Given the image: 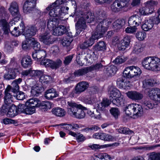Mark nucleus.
<instances>
[{
	"label": "nucleus",
	"instance_id": "obj_20",
	"mask_svg": "<svg viewBox=\"0 0 160 160\" xmlns=\"http://www.w3.org/2000/svg\"><path fill=\"white\" fill-rule=\"evenodd\" d=\"M153 19L151 18L144 21L142 26V29L147 32L150 30L153 27Z\"/></svg>",
	"mask_w": 160,
	"mask_h": 160
},
{
	"label": "nucleus",
	"instance_id": "obj_38",
	"mask_svg": "<svg viewBox=\"0 0 160 160\" xmlns=\"http://www.w3.org/2000/svg\"><path fill=\"white\" fill-rule=\"evenodd\" d=\"M95 17L97 20H101L102 21L107 20L105 19L106 18V13L102 9L98 10L95 14Z\"/></svg>",
	"mask_w": 160,
	"mask_h": 160
},
{
	"label": "nucleus",
	"instance_id": "obj_51",
	"mask_svg": "<svg viewBox=\"0 0 160 160\" xmlns=\"http://www.w3.org/2000/svg\"><path fill=\"white\" fill-rule=\"evenodd\" d=\"M149 159L151 160H160V152H153L150 153Z\"/></svg>",
	"mask_w": 160,
	"mask_h": 160
},
{
	"label": "nucleus",
	"instance_id": "obj_60",
	"mask_svg": "<svg viewBox=\"0 0 160 160\" xmlns=\"http://www.w3.org/2000/svg\"><path fill=\"white\" fill-rule=\"evenodd\" d=\"M8 17V14L3 7H0V18H6Z\"/></svg>",
	"mask_w": 160,
	"mask_h": 160
},
{
	"label": "nucleus",
	"instance_id": "obj_63",
	"mask_svg": "<svg viewBox=\"0 0 160 160\" xmlns=\"http://www.w3.org/2000/svg\"><path fill=\"white\" fill-rule=\"evenodd\" d=\"M112 114L116 118H117L119 114V111L118 108H113L110 110Z\"/></svg>",
	"mask_w": 160,
	"mask_h": 160
},
{
	"label": "nucleus",
	"instance_id": "obj_55",
	"mask_svg": "<svg viewBox=\"0 0 160 160\" xmlns=\"http://www.w3.org/2000/svg\"><path fill=\"white\" fill-rule=\"evenodd\" d=\"M136 26L127 27L125 29V31L126 33L133 34L136 32L138 30V28Z\"/></svg>",
	"mask_w": 160,
	"mask_h": 160
},
{
	"label": "nucleus",
	"instance_id": "obj_44",
	"mask_svg": "<svg viewBox=\"0 0 160 160\" xmlns=\"http://www.w3.org/2000/svg\"><path fill=\"white\" fill-rule=\"evenodd\" d=\"M99 139L107 141H113L114 138L111 135L100 132Z\"/></svg>",
	"mask_w": 160,
	"mask_h": 160
},
{
	"label": "nucleus",
	"instance_id": "obj_19",
	"mask_svg": "<svg viewBox=\"0 0 160 160\" xmlns=\"http://www.w3.org/2000/svg\"><path fill=\"white\" fill-rule=\"evenodd\" d=\"M130 41L128 36L125 37L123 39H122L119 43L117 44V47L119 50L123 51L129 45Z\"/></svg>",
	"mask_w": 160,
	"mask_h": 160
},
{
	"label": "nucleus",
	"instance_id": "obj_37",
	"mask_svg": "<svg viewBox=\"0 0 160 160\" xmlns=\"http://www.w3.org/2000/svg\"><path fill=\"white\" fill-rule=\"evenodd\" d=\"M125 23L124 19H117L113 23V28L115 29L118 30L121 28Z\"/></svg>",
	"mask_w": 160,
	"mask_h": 160
},
{
	"label": "nucleus",
	"instance_id": "obj_42",
	"mask_svg": "<svg viewBox=\"0 0 160 160\" xmlns=\"http://www.w3.org/2000/svg\"><path fill=\"white\" fill-rule=\"evenodd\" d=\"M139 12L140 14L143 16H147L153 13V12L145 5L144 7H143L140 8Z\"/></svg>",
	"mask_w": 160,
	"mask_h": 160
},
{
	"label": "nucleus",
	"instance_id": "obj_17",
	"mask_svg": "<svg viewBox=\"0 0 160 160\" xmlns=\"http://www.w3.org/2000/svg\"><path fill=\"white\" fill-rule=\"evenodd\" d=\"M13 92L11 90V87L8 85L5 91L4 103L5 105L9 106L13 100V96L12 95Z\"/></svg>",
	"mask_w": 160,
	"mask_h": 160
},
{
	"label": "nucleus",
	"instance_id": "obj_52",
	"mask_svg": "<svg viewBox=\"0 0 160 160\" xmlns=\"http://www.w3.org/2000/svg\"><path fill=\"white\" fill-rule=\"evenodd\" d=\"M146 37V33L143 31L138 32L136 34V37L139 40L142 41Z\"/></svg>",
	"mask_w": 160,
	"mask_h": 160
},
{
	"label": "nucleus",
	"instance_id": "obj_32",
	"mask_svg": "<svg viewBox=\"0 0 160 160\" xmlns=\"http://www.w3.org/2000/svg\"><path fill=\"white\" fill-rule=\"evenodd\" d=\"M97 39H95L92 38V35L89 39L86 40L80 46V48L82 49L87 48L88 47L92 46L94 43V41Z\"/></svg>",
	"mask_w": 160,
	"mask_h": 160
},
{
	"label": "nucleus",
	"instance_id": "obj_31",
	"mask_svg": "<svg viewBox=\"0 0 160 160\" xmlns=\"http://www.w3.org/2000/svg\"><path fill=\"white\" fill-rule=\"evenodd\" d=\"M40 100L37 98H32L28 100L25 103V105L31 106L35 108L39 107Z\"/></svg>",
	"mask_w": 160,
	"mask_h": 160
},
{
	"label": "nucleus",
	"instance_id": "obj_33",
	"mask_svg": "<svg viewBox=\"0 0 160 160\" xmlns=\"http://www.w3.org/2000/svg\"><path fill=\"white\" fill-rule=\"evenodd\" d=\"M145 5L147 6L153 13L155 11L154 7L157 6L158 2L156 0H150L144 3Z\"/></svg>",
	"mask_w": 160,
	"mask_h": 160
},
{
	"label": "nucleus",
	"instance_id": "obj_35",
	"mask_svg": "<svg viewBox=\"0 0 160 160\" xmlns=\"http://www.w3.org/2000/svg\"><path fill=\"white\" fill-rule=\"evenodd\" d=\"M52 112L54 115L60 117H63L65 113V111L64 109L58 107L53 108Z\"/></svg>",
	"mask_w": 160,
	"mask_h": 160
},
{
	"label": "nucleus",
	"instance_id": "obj_16",
	"mask_svg": "<svg viewBox=\"0 0 160 160\" xmlns=\"http://www.w3.org/2000/svg\"><path fill=\"white\" fill-rule=\"evenodd\" d=\"M8 10L13 17H16L19 20L20 15L19 5L17 2H14L11 3Z\"/></svg>",
	"mask_w": 160,
	"mask_h": 160
},
{
	"label": "nucleus",
	"instance_id": "obj_50",
	"mask_svg": "<svg viewBox=\"0 0 160 160\" xmlns=\"http://www.w3.org/2000/svg\"><path fill=\"white\" fill-rule=\"evenodd\" d=\"M95 48L98 51H103L106 49V45L103 41H100L95 46Z\"/></svg>",
	"mask_w": 160,
	"mask_h": 160
},
{
	"label": "nucleus",
	"instance_id": "obj_9",
	"mask_svg": "<svg viewBox=\"0 0 160 160\" xmlns=\"http://www.w3.org/2000/svg\"><path fill=\"white\" fill-rule=\"evenodd\" d=\"M95 55L94 52L90 50H87L83 53H82L81 54H79L77 56V60L78 62L82 61L83 62L82 63L83 64L85 63L87 65H89L92 63L95 59L94 57Z\"/></svg>",
	"mask_w": 160,
	"mask_h": 160
},
{
	"label": "nucleus",
	"instance_id": "obj_4",
	"mask_svg": "<svg viewBox=\"0 0 160 160\" xmlns=\"http://www.w3.org/2000/svg\"><path fill=\"white\" fill-rule=\"evenodd\" d=\"M69 107L68 112L71 116L78 118H83L85 116L84 111L82 110L83 107L81 104H77L71 101L68 102Z\"/></svg>",
	"mask_w": 160,
	"mask_h": 160
},
{
	"label": "nucleus",
	"instance_id": "obj_48",
	"mask_svg": "<svg viewBox=\"0 0 160 160\" xmlns=\"http://www.w3.org/2000/svg\"><path fill=\"white\" fill-rule=\"evenodd\" d=\"M127 59V58L122 56H118L113 60V62L115 64H120L124 62Z\"/></svg>",
	"mask_w": 160,
	"mask_h": 160
},
{
	"label": "nucleus",
	"instance_id": "obj_22",
	"mask_svg": "<svg viewBox=\"0 0 160 160\" xmlns=\"http://www.w3.org/2000/svg\"><path fill=\"white\" fill-rule=\"evenodd\" d=\"M128 23L129 26H137L140 24L141 21L139 20V18L138 16L134 15L129 18Z\"/></svg>",
	"mask_w": 160,
	"mask_h": 160
},
{
	"label": "nucleus",
	"instance_id": "obj_6",
	"mask_svg": "<svg viewBox=\"0 0 160 160\" xmlns=\"http://www.w3.org/2000/svg\"><path fill=\"white\" fill-rule=\"evenodd\" d=\"M109 98L110 101L107 98H104L102 101L98 105L97 107L99 110L103 111L106 108L108 107L110 104L111 102H112L113 98H116L121 94L119 91L116 88L112 87L110 89Z\"/></svg>",
	"mask_w": 160,
	"mask_h": 160
},
{
	"label": "nucleus",
	"instance_id": "obj_46",
	"mask_svg": "<svg viewBox=\"0 0 160 160\" xmlns=\"http://www.w3.org/2000/svg\"><path fill=\"white\" fill-rule=\"evenodd\" d=\"M143 50V48L141 44L139 43H137L133 47L132 52L133 53L138 54L141 52Z\"/></svg>",
	"mask_w": 160,
	"mask_h": 160
},
{
	"label": "nucleus",
	"instance_id": "obj_41",
	"mask_svg": "<svg viewBox=\"0 0 160 160\" xmlns=\"http://www.w3.org/2000/svg\"><path fill=\"white\" fill-rule=\"evenodd\" d=\"M39 107L44 111H47L50 109L52 107V103L49 101H43L42 102L40 101Z\"/></svg>",
	"mask_w": 160,
	"mask_h": 160
},
{
	"label": "nucleus",
	"instance_id": "obj_57",
	"mask_svg": "<svg viewBox=\"0 0 160 160\" xmlns=\"http://www.w3.org/2000/svg\"><path fill=\"white\" fill-rule=\"evenodd\" d=\"M52 61L48 59H44L41 60L40 64L46 67H50L51 68Z\"/></svg>",
	"mask_w": 160,
	"mask_h": 160
},
{
	"label": "nucleus",
	"instance_id": "obj_25",
	"mask_svg": "<svg viewBox=\"0 0 160 160\" xmlns=\"http://www.w3.org/2000/svg\"><path fill=\"white\" fill-rule=\"evenodd\" d=\"M46 55V52L43 50H38L32 54V56L33 59L37 60L40 59V60H41L40 59L42 58H44Z\"/></svg>",
	"mask_w": 160,
	"mask_h": 160
},
{
	"label": "nucleus",
	"instance_id": "obj_23",
	"mask_svg": "<svg viewBox=\"0 0 160 160\" xmlns=\"http://www.w3.org/2000/svg\"><path fill=\"white\" fill-rule=\"evenodd\" d=\"M18 111H22L21 108L18 107V109H17V107L15 105H12L9 108L7 115L8 117H13L17 114Z\"/></svg>",
	"mask_w": 160,
	"mask_h": 160
},
{
	"label": "nucleus",
	"instance_id": "obj_14",
	"mask_svg": "<svg viewBox=\"0 0 160 160\" xmlns=\"http://www.w3.org/2000/svg\"><path fill=\"white\" fill-rule=\"evenodd\" d=\"M147 94L151 99L160 103V89L157 88H151Z\"/></svg>",
	"mask_w": 160,
	"mask_h": 160
},
{
	"label": "nucleus",
	"instance_id": "obj_36",
	"mask_svg": "<svg viewBox=\"0 0 160 160\" xmlns=\"http://www.w3.org/2000/svg\"><path fill=\"white\" fill-rule=\"evenodd\" d=\"M88 67L90 72L92 71L98 72L101 71L104 66L101 62H98Z\"/></svg>",
	"mask_w": 160,
	"mask_h": 160
},
{
	"label": "nucleus",
	"instance_id": "obj_45",
	"mask_svg": "<svg viewBox=\"0 0 160 160\" xmlns=\"http://www.w3.org/2000/svg\"><path fill=\"white\" fill-rule=\"evenodd\" d=\"M35 111V108L34 107L26 105L24 108L23 111L22 110L21 112H22L27 114H31L34 113Z\"/></svg>",
	"mask_w": 160,
	"mask_h": 160
},
{
	"label": "nucleus",
	"instance_id": "obj_8",
	"mask_svg": "<svg viewBox=\"0 0 160 160\" xmlns=\"http://www.w3.org/2000/svg\"><path fill=\"white\" fill-rule=\"evenodd\" d=\"M36 1V0H27L24 3L23 10L26 13H30L35 10V14L37 16L36 18L37 19L40 17L42 13L39 10L35 8Z\"/></svg>",
	"mask_w": 160,
	"mask_h": 160
},
{
	"label": "nucleus",
	"instance_id": "obj_26",
	"mask_svg": "<svg viewBox=\"0 0 160 160\" xmlns=\"http://www.w3.org/2000/svg\"><path fill=\"white\" fill-rule=\"evenodd\" d=\"M89 87L88 83L86 81H82L78 83L75 87L78 92L80 93L85 91Z\"/></svg>",
	"mask_w": 160,
	"mask_h": 160
},
{
	"label": "nucleus",
	"instance_id": "obj_5",
	"mask_svg": "<svg viewBox=\"0 0 160 160\" xmlns=\"http://www.w3.org/2000/svg\"><path fill=\"white\" fill-rule=\"evenodd\" d=\"M76 20H78L75 24L76 34H79L80 32L85 29L87 27L85 19L83 18L82 12L76 10L72 16Z\"/></svg>",
	"mask_w": 160,
	"mask_h": 160
},
{
	"label": "nucleus",
	"instance_id": "obj_59",
	"mask_svg": "<svg viewBox=\"0 0 160 160\" xmlns=\"http://www.w3.org/2000/svg\"><path fill=\"white\" fill-rule=\"evenodd\" d=\"M142 104L146 109H152L154 106V104L149 101H144Z\"/></svg>",
	"mask_w": 160,
	"mask_h": 160
},
{
	"label": "nucleus",
	"instance_id": "obj_58",
	"mask_svg": "<svg viewBox=\"0 0 160 160\" xmlns=\"http://www.w3.org/2000/svg\"><path fill=\"white\" fill-rule=\"evenodd\" d=\"M98 157L101 160H111L110 156L107 153H100L98 155Z\"/></svg>",
	"mask_w": 160,
	"mask_h": 160
},
{
	"label": "nucleus",
	"instance_id": "obj_40",
	"mask_svg": "<svg viewBox=\"0 0 160 160\" xmlns=\"http://www.w3.org/2000/svg\"><path fill=\"white\" fill-rule=\"evenodd\" d=\"M123 96L120 94L119 96L114 98V99H113L112 102L113 104L117 106L122 105L123 104Z\"/></svg>",
	"mask_w": 160,
	"mask_h": 160
},
{
	"label": "nucleus",
	"instance_id": "obj_30",
	"mask_svg": "<svg viewBox=\"0 0 160 160\" xmlns=\"http://www.w3.org/2000/svg\"><path fill=\"white\" fill-rule=\"evenodd\" d=\"M83 18L85 19V21L88 23H91L93 21L95 18L94 13L91 11H88L84 12H82Z\"/></svg>",
	"mask_w": 160,
	"mask_h": 160
},
{
	"label": "nucleus",
	"instance_id": "obj_7",
	"mask_svg": "<svg viewBox=\"0 0 160 160\" xmlns=\"http://www.w3.org/2000/svg\"><path fill=\"white\" fill-rule=\"evenodd\" d=\"M111 22L108 20H103L100 22L97 25L95 31L92 33V37L95 39H98L103 37L104 34L107 31Z\"/></svg>",
	"mask_w": 160,
	"mask_h": 160
},
{
	"label": "nucleus",
	"instance_id": "obj_3",
	"mask_svg": "<svg viewBox=\"0 0 160 160\" xmlns=\"http://www.w3.org/2000/svg\"><path fill=\"white\" fill-rule=\"evenodd\" d=\"M124 111L127 115L134 118L141 117L144 113L142 105L136 103L129 104L125 107Z\"/></svg>",
	"mask_w": 160,
	"mask_h": 160
},
{
	"label": "nucleus",
	"instance_id": "obj_29",
	"mask_svg": "<svg viewBox=\"0 0 160 160\" xmlns=\"http://www.w3.org/2000/svg\"><path fill=\"white\" fill-rule=\"evenodd\" d=\"M21 64L23 68H27L30 67L32 64V59L28 56H23L21 60Z\"/></svg>",
	"mask_w": 160,
	"mask_h": 160
},
{
	"label": "nucleus",
	"instance_id": "obj_10",
	"mask_svg": "<svg viewBox=\"0 0 160 160\" xmlns=\"http://www.w3.org/2000/svg\"><path fill=\"white\" fill-rule=\"evenodd\" d=\"M142 71L139 68L132 66L125 68L123 72V76L127 78H131L140 75Z\"/></svg>",
	"mask_w": 160,
	"mask_h": 160
},
{
	"label": "nucleus",
	"instance_id": "obj_21",
	"mask_svg": "<svg viewBox=\"0 0 160 160\" xmlns=\"http://www.w3.org/2000/svg\"><path fill=\"white\" fill-rule=\"evenodd\" d=\"M19 72L18 69L16 68L10 69L8 72L4 74V78L5 79L8 80L14 79L16 77L17 72Z\"/></svg>",
	"mask_w": 160,
	"mask_h": 160
},
{
	"label": "nucleus",
	"instance_id": "obj_2",
	"mask_svg": "<svg viewBox=\"0 0 160 160\" xmlns=\"http://www.w3.org/2000/svg\"><path fill=\"white\" fill-rule=\"evenodd\" d=\"M142 66L145 69L154 71H160V58L155 57H148L142 61Z\"/></svg>",
	"mask_w": 160,
	"mask_h": 160
},
{
	"label": "nucleus",
	"instance_id": "obj_15",
	"mask_svg": "<svg viewBox=\"0 0 160 160\" xmlns=\"http://www.w3.org/2000/svg\"><path fill=\"white\" fill-rule=\"evenodd\" d=\"M66 0H57L52 5L49 6L46 8V9L48 11H50L51 9H53L55 11H57L58 9V8H59L60 9L59 12L60 14L63 13V16H64L65 14L63 12V11L65 9V8L63 7L61 8L59 5L63 3Z\"/></svg>",
	"mask_w": 160,
	"mask_h": 160
},
{
	"label": "nucleus",
	"instance_id": "obj_61",
	"mask_svg": "<svg viewBox=\"0 0 160 160\" xmlns=\"http://www.w3.org/2000/svg\"><path fill=\"white\" fill-rule=\"evenodd\" d=\"M96 100V99L93 97H91L88 98H84L83 102L85 103L89 104H93Z\"/></svg>",
	"mask_w": 160,
	"mask_h": 160
},
{
	"label": "nucleus",
	"instance_id": "obj_49",
	"mask_svg": "<svg viewBox=\"0 0 160 160\" xmlns=\"http://www.w3.org/2000/svg\"><path fill=\"white\" fill-rule=\"evenodd\" d=\"M88 114L91 117L94 118L95 119H100L101 117L100 113L97 112L96 110L95 112L94 111H92L91 110H88L87 111Z\"/></svg>",
	"mask_w": 160,
	"mask_h": 160
},
{
	"label": "nucleus",
	"instance_id": "obj_24",
	"mask_svg": "<svg viewBox=\"0 0 160 160\" xmlns=\"http://www.w3.org/2000/svg\"><path fill=\"white\" fill-rule=\"evenodd\" d=\"M66 31V28L64 26L59 25L53 29L52 33L54 35L60 36L63 34Z\"/></svg>",
	"mask_w": 160,
	"mask_h": 160
},
{
	"label": "nucleus",
	"instance_id": "obj_53",
	"mask_svg": "<svg viewBox=\"0 0 160 160\" xmlns=\"http://www.w3.org/2000/svg\"><path fill=\"white\" fill-rule=\"evenodd\" d=\"M62 61L59 59H57L55 61H52L51 68L52 69H57L61 66Z\"/></svg>",
	"mask_w": 160,
	"mask_h": 160
},
{
	"label": "nucleus",
	"instance_id": "obj_28",
	"mask_svg": "<svg viewBox=\"0 0 160 160\" xmlns=\"http://www.w3.org/2000/svg\"><path fill=\"white\" fill-rule=\"evenodd\" d=\"M58 94L53 88L47 90L45 94V97L48 99H52L58 96Z\"/></svg>",
	"mask_w": 160,
	"mask_h": 160
},
{
	"label": "nucleus",
	"instance_id": "obj_39",
	"mask_svg": "<svg viewBox=\"0 0 160 160\" xmlns=\"http://www.w3.org/2000/svg\"><path fill=\"white\" fill-rule=\"evenodd\" d=\"M89 72L88 67H87L75 71L74 72V75L76 77H79L84 75Z\"/></svg>",
	"mask_w": 160,
	"mask_h": 160
},
{
	"label": "nucleus",
	"instance_id": "obj_12",
	"mask_svg": "<svg viewBox=\"0 0 160 160\" xmlns=\"http://www.w3.org/2000/svg\"><path fill=\"white\" fill-rule=\"evenodd\" d=\"M50 31H47L39 36L40 41L47 45L52 44L55 41L52 35L50 34Z\"/></svg>",
	"mask_w": 160,
	"mask_h": 160
},
{
	"label": "nucleus",
	"instance_id": "obj_56",
	"mask_svg": "<svg viewBox=\"0 0 160 160\" xmlns=\"http://www.w3.org/2000/svg\"><path fill=\"white\" fill-rule=\"evenodd\" d=\"M118 132L121 133L132 134L133 133V132L130 130L128 128L125 127L121 128L118 130Z\"/></svg>",
	"mask_w": 160,
	"mask_h": 160
},
{
	"label": "nucleus",
	"instance_id": "obj_27",
	"mask_svg": "<svg viewBox=\"0 0 160 160\" xmlns=\"http://www.w3.org/2000/svg\"><path fill=\"white\" fill-rule=\"evenodd\" d=\"M142 87L147 88L149 87H152L156 83V82L153 79L146 78L142 82Z\"/></svg>",
	"mask_w": 160,
	"mask_h": 160
},
{
	"label": "nucleus",
	"instance_id": "obj_64",
	"mask_svg": "<svg viewBox=\"0 0 160 160\" xmlns=\"http://www.w3.org/2000/svg\"><path fill=\"white\" fill-rule=\"evenodd\" d=\"M11 90L13 92L15 93L19 90V87L14 81H13L12 83V86H11Z\"/></svg>",
	"mask_w": 160,
	"mask_h": 160
},
{
	"label": "nucleus",
	"instance_id": "obj_1",
	"mask_svg": "<svg viewBox=\"0 0 160 160\" xmlns=\"http://www.w3.org/2000/svg\"><path fill=\"white\" fill-rule=\"evenodd\" d=\"M57 11H55L53 9H51L49 12L50 17L47 22V26L49 29L48 31H50L51 29H53L58 26L59 20H63V14H60V9L58 8Z\"/></svg>",
	"mask_w": 160,
	"mask_h": 160
},
{
	"label": "nucleus",
	"instance_id": "obj_34",
	"mask_svg": "<svg viewBox=\"0 0 160 160\" xmlns=\"http://www.w3.org/2000/svg\"><path fill=\"white\" fill-rule=\"evenodd\" d=\"M42 90L41 86L35 85L32 87L31 92L32 95L37 96L41 93V91Z\"/></svg>",
	"mask_w": 160,
	"mask_h": 160
},
{
	"label": "nucleus",
	"instance_id": "obj_54",
	"mask_svg": "<svg viewBox=\"0 0 160 160\" xmlns=\"http://www.w3.org/2000/svg\"><path fill=\"white\" fill-rule=\"evenodd\" d=\"M52 80V78L48 75H43L40 77V81L42 83H47Z\"/></svg>",
	"mask_w": 160,
	"mask_h": 160
},
{
	"label": "nucleus",
	"instance_id": "obj_13",
	"mask_svg": "<svg viewBox=\"0 0 160 160\" xmlns=\"http://www.w3.org/2000/svg\"><path fill=\"white\" fill-rule=\"evenodd\" d=\"M127 5V2L123 0H115L111 5V9L113 12H118L121 11Z\"/></svg>",
	"mask_w": 160,
	"mask_h": 160
},
{
	"label": "nucleus",
	"instance_id": "obj_47",
	"mask_svg": "<svg viewBox=\"0 0 160 160\" xmlns=\"http://www.w3.org/2000/svg\"><path fill=\"white\" fill-rule=\"evenodd\" d=\"M107 73L108 75H114L116 72L117 68L113 65H111L106 68Z\"/></svg>",
	"mask_w": 160,
	"mask_h": 160
},
{
	"label": "nucleus",
	"instance_id": "obj_11",
	"mask_svg": "<svg viewBox=\"0 0 160 160\" xmlns=\"http://www.w3.org/2000/svg\"><path fill=\"white\" fill-rule=\"evenodd\" d=\"M22 26V28H19L22 30V32L23 34L24 35L26 40H29L31 39L32 37L34 36L38 31V29L35 26L27 27L24 29V23L21 22L20 24V27Z\"/></svg>",
	"mask_w": 160,
	"mask_h": 160
},
{
	"label": "nucleus",
	"instance_id": "obj_43",
	"mask_svg": "<svg viewBox=\"0 0 160 160\" xmlns=\"http://www.w3.org/2000/svg\"><path fill=\"white\" fill-rule=\"evenodd\" d=\"M30 41L31 42V44L32 46L33 49L35 50V52L40 49L41 45L37 40L34 38H32L30 39Z\"/></svg>",
	"mask_w": 160,
	"mask_h": 160
},
{
	"label": "nucleus",
	"instance_id": "obj_18",
	"mask_svg": "<svg viewBox=\"0 0 160 160\" xmlns=\"http://www.w3.org/2000/svg\"><path fill=\"white\" fill-rule=\"evenodd\" d=\"M126 95L129 98L135 101L141 100L143 98L142 93L136 91H129L126 93Z\"/></svg>",
	"mask_w": 160,
	"mask_h": 160
},
{
	"label": "nucleus",
	"instance_id": "obj_62",
	"mask_svg": "<svg viewBox=\"0 0 160 160\" xmlns=\"http://www.w3.org/2000/svg\"><path fill=\"white\" fill-rule=\"evenodd\" d=\"M72 37L70 38H66L65 39H64L62 41V44L64 46H68L72 41Z\"/></svg>",
	"mask_w": 160,
	"mask_h": 160
}]
</instances>
